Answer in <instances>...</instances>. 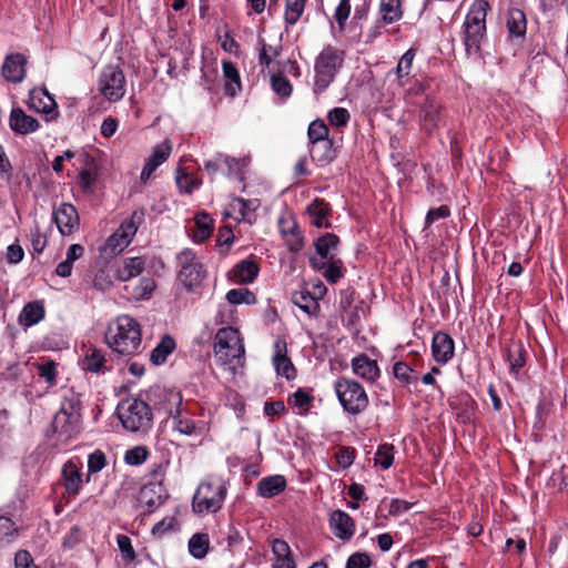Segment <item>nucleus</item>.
Instances as JSON below:
<instances>
[{
  "label": "nucleus",
  "instance_id": "1",
  "mask_svg": "<svg viewBox=\"0 0 568 568\" xmlns=\"http://www.w3.org/2000/svg\"><path fill=\"white\" fill-rule=\"evenodd\" d=\"M105 342L118 354H138L142 346L140 324L128 315L118 317L116 322L108 327Z\"/></svg>",
  "mask_w": 568,
  "mask_h": 568
},
{
  "label": "nucleus",
  "instance_id": "2",
  "mask_svg": "<svg viewBox=\"0 0 568 568\" xmlns=\"http://www.w3.org/2000/svg\"><path fill=\"white\" fill-rule=\"evenodd\" d=\"M490 6L486 0H476L463 23V44L467 55H479L487 39L486 17Z\"/></svg>",
  "mask_w": 568,
  "mask_h": 568
},
{
  "label": "nucleus",
  "instance_id": "3",
  "mask_svg": "<svg viewBox=\"0 0 568 568\" xmlns=\"http://www.w3.org/2000/svg\"><path fill=\"white\" fill-rule=\"evenodd\" d=\"M345 61V51L332 45H325L314 62V85L316 94L325 92L335 81Z\"/></svg>",
  "mask_w": 568,
  "mask_h": 568
},
{
  "label": "nucleus",
  "instance_id": "4",
  "mask_svg": "<svg viewBox=\"0 0 568 568\" xmlns=\"http://www.w3.org/2000/svg\"><path fill=\"white\" fill-rule=\"evenodd\" d=\"M122 426L132 433L146 430L152 426L153 413L148 400L126 398L116 408Z\"/></svg>",
  "mask_w": 568,
  "mask_h": 568
},
{
  "label": "nucleus",
  "instance_id": "5",
  "mask_svg": "<svg viewBox=\"0 0 568 568\" xmlns=\"http://www.w3.org/2000/svg\"><path fill=\"white\" fill-rule=\"evenodd\" d=\"M244 353L245 348L239 329L232 326L217 329L214 338V356L219 365L234 367V362L240 363Z\"/></svg>",
  "mask_w": 568,
  "mask_h": 568
},
{
  "label": "nucleus",
  "instance_id": "6",
  "mask_svg": "<svg viewBox=\"0 0 568 568\" xmlns=\"http://www.w3.org/2000/svg\"><path fill=\"white\" fill-rule=\"evenodd\" d=\"M334 390L343 409L351 415L362 414L369 404L364 387L356 381L339 377L334 383Z\"/></svg>",
  "mask_w": 568,
  "mask_h": 568
},
{
  "label": "nucleus",
  "instance_id": "7",
  "mask_svg": "<svg viewBox=\"0 0 568 568\" xmlns=\"http://www.w3.org/2000/svg\"><path fill=\"white\" fill-rule=\"evenodd\" d=\"M227 489L221 479L202 481L192 501V508L196 514L215 513L223 506Z\"/></svg>",
  "mask_w": 568,
  "mask_h": 568
},
{
  "label": "nucleus",
  "instance_id": "8",
  "mask_svg": "<svg viewBox=\"0 0 568 568\" xmlns=\"http://www.w3.org/2000/svg\"><path fill=\"white\" fill-rule=\"evenodd\" d=\"M145 397L152 410L164 413L171 418L182 409V394L174 388L153 386Z\"/></svg>",
  "mask_w": 568,
  "mask_h": 568
},
{
  "label": "nucleus",
  "instance_id": "9",
  "mask_svg": "<svg viewBox=\"0 0 568 568\" xmlns=\"http://www.w3.org/2000/svg\"><path fill=\"white\" fill-rule=\"evenodd\" d=\"M176 263L180 267L178 276L184 287L191 291L199 286L205 276V271L195 252L191 248L182 250L176 255Z\"/></svg>",
  "mask_w": 568,
  "mask_h": 568
},
{
  "label": "nucleus",
  "instance_id": "10",
  "mask_svg": "<svg viewBox=\"0 0 568 568\" xmlns=\"http://www.w3.org/2000/svg\"><path fill=\"white\" fill-rule=\"evenodd\" d=\"M99 90L109 101H119L125 93V77L118 65H105L99 78Z\"/></svg>",
  "mask_w": 568,
  "mask_h": 568
},
{
  "label": "nucleus",
  "instance_id": "11",
  "mask_svg": "<svg viewBox=\"0 0 568 568\" xmlns=\"http://www.w3.org/2000/svg\"><path fill=\"white\" fill-rule=\"evenodd\" d=\"M403 0H381L379 1V18L375 21L374 26L369 29V37H378L382 30L390 23H394L403 18Z\"/></svg>",
  "mask_w": 568,
  "mask_h": 568
},
{
  "label": "nucleus",
  "instance_id": "12",
  "mask_svg": "<svg viewBox=\"0 0 568 568\" xmlns=\"http://www.w3.org/2000/svg\"><path fill=\"white\" fill-rule=\"evenodd\" d=\"M418 118L422 129L427 134H432L439 128L444 118L442 103L435 98L427 95L419 105Z\"/></svg>",
  "mask_w": 568,
  "mask_h": 568
},
{
  "label": "nucleus",
  "instance_id": "13",
  "mask_svg": "<svg viewBox=\"0 0 568 568\" xmlns=\"http://www.w3.org/2000/svg\"><path fill=\"white\" fill-rule=\"evenodd\" d=\"M52 219L63 236L73 234L80 225L78 210L71 203H62L53 210Z\"/></svg>",
  "mask_w": 568,
  "mask_h": 568
},
{
  "label": "nucleus",
  "instance_id": "14",
  "mask_svg": "<svg viewBox=\"0 0 568 568\" xmlns=\"http://www.w3.org/2000/svg\"><path fill=\"white\" fill-rule=\"evenodd\" d=\"M506 28L508 31V39L521 44L526 40L527 33V17L524 10L519 8H509L506 13Z\"/></svg>",
  "mask_w": 568,
  "mask_h": 568
},
{
  "label": "nucleus",
  "instance_id": "15",
  "mask_svg": "<svg viewBox=\"0 0 568 568\" xmlns=\"http://www.w3.org/2000/svg\"><path fill=\"white\" fill-rule=\"evenodd\" d=\"M310 265L318 272H322L324 278L331 283H337L345 274L343 261L336 256H331L328 261H322L317 256L310 257Z\"/></svg>",
  "mask_w": 568,
  "mask_h": 568
},
{
  "label": "nucleus",
  "instance_id": "16",
  "mask_svg": "<svg viewBox=\"0 0 568 568\" xmlns=\"http://www.w3.org/2000/svg\"><path fill=\"white\" fill-rule=\"evenodd\" d=\"M27 57L22 53H11L6 57L1 68L2 77L12 83H20L26 77Z\"/></svg>",
  "mask_w": 568,
  "mask_h": 568
},
{
  "label": "nucleus",
  "instance_id": "17",
  "mask_svg": "<svg viewBox=\"0 0 568 568\" xmlns=\"http://www.w3.org/2000/svg\"><path fill=\"white\" fill-rule=\"evenodd\" d=\"M29 108L48 115L49 118L47 120H53L59 115L58 104L45 88L40 91L32 90L30 92Z\"/></svg>",
  "mask_w": 568,
  "mask_h": 568
},
{
  "label": "nucleus",
  "instance_id": "18",
  "mask_svg": "<svg viewBox=\"0 0 568 568\" xmlns=\"http://www.w3.org/2000/svg\"><path fill=\"white\" fill-rule=\"evenodd\" d=\"M171 150L172 146L169 140H165L163 143L153 148V151L144 164L140 175V179L144 184L148 183L153 172L169 159Z\"/></svg>",
  "mask_w": 568,
  "mask_h": 568
},
{
  "label": "nucleus",
  "instance_id": "19",
  "mask_svg": "<svg viewBox=\"0 0 568 568\" xmlns=\"http://www.w3.org/2000/svg\"><path fill=\"white\" fill-rule=\"evenodd\" d=\"M10 129L20 135H27L39 130V121L28 115L21 108H12L9 116Z\"/></svg>",
  "mask_w": 568,
  "mask_h": 568
},
{
  "label": "nucleus",
  "instance_id": "20",
  "mask_svg": "<svg viewBox=\"0 0 568 568\" xmlns=\"http://www.w3.org/2000/svg\"><path fill=\"white\" fill-rule=\"evenodd\" d=\"M454 339L442 331L436 332L432 339V353L438 364H446L454 356Z\"/></svg>",
  "mask_w": 568,
  "mask_h": 568
},
{
  "label": "nucleus",
  "instance_id": "21",
  "mask_svg": "<svg viewBox=\"0 0 568 568\" xmlns=\"http://www.w3.org/2000/svg\"><path fill=\"white\" fill-rule=\"evenodd\" d=\"M139 506L144 508L145 511L152 513L155 508L161 506L165 496L163 495V488L159 484H148L144 485L136 497Z\"/></svg>",
  "mask_w": 568,
  "mask_h": 568
},
{
  "label": "nucleus",
  "instance_id": "22",
  "mask_svg": "<svg viewBox=\"0 0 568 568\" xmlns=\"http://www.w3.org/2000/svg\"><path fill=\"white\" fill-rule=\"evenodd\" d=\"M332 212L331 204L325 199L321 197H315L306 207L311 223L317 229L331 227L328 219L332 216Z\"/></svg>",
  "mask_w": 568,
  "mask_h": 568
},
{
  "label": "nucleus",
  "instance_id": "23",
  "mask_svg": "<svg viewBox=\"0 0 568 568\" xmlns=\"http://www.w3.org/2000/svg\"><path fill=\"white\" fill-rule=\"evenodd\" d=\"M329 526L334 535L342 540H348L355 534L354 519L346 511L341 509H336L332 513Z\"/></svg>",
  "mask_w": 568,
  "mask_h": 568
},
{
  "label": "nucleus",
  "instance_id": "24",
  "mask_svg": "<svg viewBox=\"0 0 568 568\" xmlns=\"http://www.w3.org/2000/svg\"><path fill=\"white\" fill-rule=\"evenodd\" d=\"M63 486L69 495L77 496L82 488L81 467L72 459L68 460L61 470Z\"/></svg>",
  "mask_w": 568,
  "mask_h": 568
},
{
  "label": "nucleus",
  "instance_id": "25",
  "mask_svg": "<svg viewBox=\"0 0 568 568\" xmlns=\"http://www.w3.org/2000/svg\"><path fill=\"white\" fill-rule=\"evenodd\" d=\"M45 317V307L42 300L28 302L18 316V323L22 327L37 325Z\"/></svg>",
  "mask_w": 568,
  "mask_h": 568
},
{
  "label": "nucleus",
  "instance_id": "26",
  "mask_svg": "<svg viewBox=\"0 0 568 568\" xmlns=\"http://www.w3.org/2000/svg\"><path fill=\"white\" fill-rule=\"evenodd\" d=\"M274 356L273 364L277 374L286 377V379H292L296 375V369L292 363V361L286 355V343L282 341H276L274 344Z\"/></svg>",
  "mask_w": 568,
  "mask_h": 568
},
{
  "label": "nucleus",
  "instance_id": "27",
  "mask_svg": "<svg viewBox=\"0 0 568 568\" xmlns=\"http://www.w3.org/2000/svg\"><path fill=\"white\" fill-rule=\"evenodd\" d=\"M173 428L182 435L186 436H201L205 429V424L202 420L191 418L187 413L182 409L173 417Z\"/></svg>",
  "mask_w": 568,
  "mask_h": 568
},
{
  "label": "nucleus",
  "instance_id": "28",
  "mask_svg": "<svg viewBox=\"0 0 568 568\" xmlns=\"http://www.w3.org/2000/svg\"><path fill=\"white\" fill-rule=\"evenodd\" d=\"M258 272L260 267L257 263L246 258L237 263L230 271V278L234 283L248 284L254 282V280L258 275Z\"/></svg>",
  "mask_w": 568,
  "mask_h": 568
},
{
  "label": "nucleus",
  "instance_id": "29",
  "mask_svg": "<svg viewBox=\"0 0 568 568\" xmlns=\"http://www.w3.org/2000/svg\"><path fill=\"white\" fill-rule=\"evenodd\" d=\"M286 486L287 481L283 475L266 476L257 483V494L263 498H273L282 494Z\"/></svg>",
  "mask_w": 568,
  "mask_h": 568
},
{
  "label": "nucleus",
  "instance_id": "30",
  "mask_svg": "<svg viewBox=\"0 0 568 568\" xmlns=\"http://www.w3.org/2000/svg\"><path fill=\"white\" fill-rule=\"evenodd\" d=\"M84 168L79 172L80 186L83 191H90L98 179V166L94 158L83 152L80 154Z\"/></svg>",
  "mask_w": 568,
  "mask_h": 568
},
{
  "label": "nucleus",
  "instance_id": "31",
  "mask_svg": "<svg viewBox=\"0 0 568 568\" xmlns=\"http://www.w3.org/2000/svg\"><path fill=\"white\" fill-rule=\"evenodd\" d=\"M352 367L356 375L369 382L376 381L379 376L376 361L371 359L366 354L353 358Z\"/></svg>",
  "mask_w": 568,
  "mask_h": 568
},
{
  "label": "nucleus",
  "instance_id": "32",
  "mask_svg": "<svg viewBox=\"0 0 568 568\" xmlns=\"http://www.w3.org/2000/svg\"><path fill=\"white\" fill-rule=\"evenodd\" d=\"M223 75L225 78L224 92L229 97H235L242 90L240 72L232 61L222 62Z\"/></svg>",
  "mask_w": 568,
  "mask_h": 568
},
{
  "label": "nucleus",
  "instance_id": "33",
  "mask_svg": "<svg viewBox=\"0 0 568 568\" xmlns=\"http://www.w3.org/2000/svg\"><path fill=\"white\" fill-rule=\"evenodd\" d=\"M339 244V237L334 233H325L317 237L314 242L318 258L322 261H328L331 256H335Z\"/></svg>",
  "mask_w": 568,
  "mask_h": 568
},
{
  "label": "nucleus",
  "instance_id": "34",
  "mask_svg": "<svg viewBox=\"0 0 568 568\" xmlns=\"http://www.w3.org/2000/svg\"><path fill=\"white\" fill-rule=\"evenodd\" d=\"M145 267L143 257L135 256L129 257L123 261V264L118 267L115 276L119 281L126 282L133 277L142 274Z\"/></svg>",
  "mask_w": 568,
  "mask_h": 568
},
{
  "label": "nucleus",
  "instance_id": "35",
  "mask_svg": "<svg viewBox=\"0 0 568 568\" xmlns=\"http://www.w3.org/2000/svg\"><path fill=\"white\" fill-rule=\"evenodd\" d=\"M81 409V395L73 389H67L63 394L61 406L58 413L69 415L73 419H80Z\"/></svg>",
  "mask_w": 568,
  "mask_h": 568
},
{
  "label": "nucleus",
  "instance_id": "36",
  "mask_svg": "<svg viewBox=\"0 0 568 568\" xmlns=\"http://www.w3.org/2000/svg\"><path fill=\"white\" fill-rule=\"evenodd\" d=\"M83 368L90 373H104L110 368L106 367V359L101 349L89 347L84 355Z\"/></svg>",
  "mask_w": 568,
  "mask_h": 568
},
{
  "label": "nucleus",
  "instance_id": "37",
  "mask_svg": "<svg viewBox=\"0 0 568 568\" xmlns=\"http://www.w3.org/2000/svg\"><path fill=\"white\" fill-rule=\"evenodd\" d=\"M526 356L527 352L520 341L514 342L509 345L507 349V359L509 362V369L511 374L517 375L525 366Z\"/></svg>",
  "mask_w": 568,
  "mask_h": 568
},
{
  "label": "nucleus",
  "instance_id": "38",
  "mask_svg": "<svg viewBox=\"0 0 568 568\" xmlns=\"http://www.w3.org/2000/svg\"><path fill=\"white\" fill-rule=\"evenodd\" d=\"M175 183L182 194H192L202 185V181L194 174L186 172L182 166L175 171Z\"/></svg>",
  "mask_w": 568,
  "mask_h": 568
},
{
  "label": "nucleus",
  "instance_id": "39",
  "mask_svg": "<svg viewBox=\"0 0 568 568\" xmlns=\"http://www.w3.org/2000/svg\"><path fill=\"white\" fill-rule=\"evenodd\" d=\"M292 302L310 316H314L320 311V303L308 291L294 292Z\"/></svg>",
  "mask_w": 568,
  "mask_h": 568
},
{
  "label": "nucleus",
  "instance_id": "40",
  "mask_svg": "<svg viewBox=\"0 0 568 568\" xmlns=\"http://www.w3.org/2000/svg\"><path fill=\"white\" fill-rule=\"evenodd\" d=\"M175 341L170 335H164L155 348L151 352L150 361L154 365H162L168 356L175 349Z\"/></svg>",
  "mask_w": 568,
  "mask_h": 568
},
{
  "label": "nucleus",
  "instance_id": "41",
  "mask_svg": "<svg viewBox=\"0 0 568 568\" xmlns=\"http://www.w3.org/2000/svg\"><path fill=\"white\" fill-rule=\"evenodd\" d=\"M213 232V220L205 212H201L195 216V226L193 230V240L203 243Z\"/></svg>",
  "mask_w": 568,
  "mask_h": 568
},
{
  "label": "nucleus",
  "instance_id": "42",
  "mask_svg": "<svg viewBox=\"0 0 568 568\" xmlns=\"http://www.w3.org/2000/svg\"><path fill=\"white\" fill-rule=\"evenodd\" d=\"M417 50L415 48L408 49L399 59L395 73L398 79V83L400 85H406L407 81L409 79L412 68H413V61L416 57Z\"/></svg>",
  "mask_w": 568,
  "mask_h": 568
},
{
  "label": "nucleus",
  "instance_id": "43",
  "mask_svg": "<svg viewBox=\"0 0 568 568\" xmlns=\"http://www.w3.org/2000/svg\"><path fill=\"white\" fill-rule=\"evenodd\" d=\"M310 154L313 161L321 164H328L335 159V150L333 149V141H325L311 145Z\"/></svg>",
  "mask_w": 568,
  "mask_h": 568
},
{
  "label": "nucleus",
  "instance_id": "44",
  "mask_svg": "<svg viewBox=\"0 0 568 568\" xmlns=\"http://www.w3.org/2000/svg\"><path fill=\"white\" fill-rule=\"evenodd\" d=\"M210 548V538L207 534H194L189 540V551L195 559H203Z\"/></svg>",
  "mask_w": 568,
  "mask_h": 568
},
{
  "label": "nucleus",
  "instance_id": "45",
  "mask_svg": "<svg viewBox=\"0 0 568 568\" xmlns=\"http://www.w3.org/2000/svg\"><path fill=\"white\" fill-rule=\"evenodd\" d=\"M393 374L395 378L404 386L415 384L418 381V375L415 369L406 362H396L393 366Z\"/></svg>",
  "mask_w": 568,
  "mask_h": 568
},
{
  "label": "nucleus",
  "instance_id": "46",
  "mask_svg": "<svg viewBox=\"0 0 568 568\" xmlns=\"http://www.w3.org/2000/svg\"><path fill=\"white\" fill-rule=\"evenodd\" d=\"M80 419H73L69 415L57 413L52 420L53 432L60 435L71 436Z\"/></svg>",
  "mask_w": 568,
  "mask_h": 568
},
{
  "label": "nucleus",
  "instance_id": "47",
  "mask_svg": "<svg viewBox=\"0 0 568 568\" xmlns=\"http://www.w3.org/2000/svg\"><path fill=\"white\" fill-rule=\"evenodd\" d=\"M314 400V396L311 392L305 390L304 388H298L288 397V404H293L296 408H298L300 415H305L308 413Z\"/></svg>",
  "mask_w": 568,
  "mask_h": 568
},
{
  "label": "nucleus",
  "instance_id": "48",
  "mask_svg": "<svg viewBox=\"0 0 568 568\" xmlns=\"http://www.w3.org/2000/svg\"><path fill=\"white\" fill-rule=\"evenodd\" d=\"M328 133V126L325 124L323 120L317 119L312 121L307 129L310 145L329 141Z\"/></svg>",
  "mask_w": 568,
  "mask_h": 568
},
{
  "label": "nucleus",
  "instance_id": "49",
  "mask_svg": "<svg viewBox=\"0 0 568 568\" xmlns=\"http://www.w3.org/2000/svg\"><path fill=\"white\" fill-rule=\"evenodd\" d=\"M108 465V458L103 450L95 449L88 456V473L85 481L91 480V476L100 473Z\"/></svg>",
  "mask_w": 568,
  "mask_h": 568
},
{
  "label": "nucleus",
  "instance_id": "50",
  "mask_svg": "<svg viewBox=\"0 0 568 568\" xmlns=\"http://www.w3.org/2000/svg\"><path fill=\"white\" fill-rule=\"evenodd\" d=\"M306 0H285V22L294 26L301 19Z\"/></svg>",
  "mask_w": 568,
  "mask_h": 568
},
{
  "label": "nucleus",
  "instance_id": "51",
  "mask_svg": "<svg viewBox=\"0 0 568 568\" xmlns=\"http://www.w3.org/2000/svg\"><path fill=\"white\" fill-rule=\"evenodd\" d=\"M18 527L14 521L6 516H0V548L14 540Z\"/></svg>",
  "mask_w": 568,
  "mask_h": 568
},
{
  "label": "nucleus",
  "instance_id": "52",
  "mask_svg": "<svg viewBox=\"0 0 568 568\" xmlns=\"http://www.w3.org/2000/svg\"><path fill=\"white\" fill-rule=\"evenodd\" d=\"M226 300L231 304H247L253 305L256 303L255 294L248 288H233L226 293Z\"/></svg>",
  "mask_w": 568,
  "mask_h": 568
},
{
  "label": "nucleus",
  "instance_id": "53",
  "mask_svg": "<svg viewBox=\"0 0 568 568\" xmlns=\"http://www.w3.org/2000/svg\"><path fill=\"white\" fill-rule=\"evenodd\" d=\"M118 235L119 233L115 231L112 235L108 237V240L101 248L102 253L109 256H114L120 254L125 247L129 246V240L121 239Z\"/></svg>",
  "mask_w": 568,
  "mask_h": 568
},
{
  "label": "nucleus",
  "instance_id": "54",
  "mask_svg": "<svg viewBox=\"0 0 568 568\" xmlns=\"http://www.w3.org/2000/svg\"><path fill=\"white\" fill-rule=\"evenodd\" d=\"M271 87L273 91L283 99L291 97L293 91L292 83L282 73H276L271 77Z\"/></svg>",
  "mask_w": 568,
  "mask_h": 568
},
{
  "label": "nucleus",
  "instance_id": "55",
  "mask_svg": "<svg viewBox=\"0 0 568 568\" xmlns=\"http://www.w3.org/2000/svg\"><path fill=\"white\" fill-rule=\"evenodd\" d=\"M375 464L379 465L383 469H388L394 462V445L382 444L377 447L375 453Z\"/></svg>",
  "mask_w": 568,
  "mask_h": 568
},
{
  "label": "nucleus",
  "instance_id": "56",
  "mask_svg": "<svg viewBox=\"0 0 568 568\" xmlns=\"http://www.w3.org/2000/svg\"><path fill=\"white\" fill-rule=\"evenodd\" d=\"M327 120L329 124L333 126L346 128L351 120V113L345 108L336 106L329 110L327 114Z\"/></svg>",
  "mask_w": 568,
  "mask_h": 568
},
{
  "label": "nucleus",
  "instance_id": "57",
  "mask_svg": "<svg viewBox=\"0 0 568 568\" xmlns=\"http://www.w3.org/2000/svg\"><path fill=\"white\" fill-rule=\"evenodd\" d=\"M149 456V450L145 446H135L128 449L124 454V463L130 466L142 465Z\"/></svg>",
  "mask_w": 568,
  "mask_h": 568
},
{
  "label": "nucleus",
  "instance_id": "58",
  "mask_svg": "<svg viewBox=\"0 0 568 568\" xmlns=\"http://www.w3.org/2000/svg\"><path fill=\"white\" fill-rule=\"evenodd\" d=\"M257 40L258 43L261 44V50L258 54L260 64L264 68H270L273 58L280 54V49L266 44L262 37H258Z\"/></svg>",
  "mask_w": 568,
  "mask_h": 568
},
{
  "label": "nucleus",
  "instance_id": "59",
  "mask_svg": "<svg viewBox=\"0 0 568 568\" xmlns=\"http://www.w3.org/2000/svg\"><path fill=\"white\" fill-rule=\"evenodd\" d=\"M116 544L121 551L122 559L125 562H132L135 559L136 555L132 546L131 538L126 535L120 534L116 537Z\"/></svg>",
  "mask_w": 568,
  "mask_h": 568
},
{
  "label": "nucleus",
  "instance_id": "60",
  "mask_svg": "<svg viewBox=\"0 0 568 568\" xmlns=\"http://www.w3.org/2000/svg\"><path fill=\"white\" fill-rule=\"evenodd\" d=\"M38 375L50 385L57 381V364L53 361H43L37 365Z\"/></svg>",
  "mask_w": 568,
  "mask_h": 568
},
{
  "label": "nucleus",
  "instance_id": "61",
  "mask_svg": "<svg viewBox=\"0 0 568 568\" xmlns=\"http://www.w3.org/2000/svg\"><path fill=\"white\" fill-rule=\"evenodd\" d=\"M142 213L139 215L138 212H134L129 221H124L120 227L116 230L119 233L118 236L124 240H129V244L132 241V237L135 235L138 231V226L135 224V219H141Z\"/></svg>",
  "mask_w": 568,
  "mask_h": 568
},
{
  "label": "nucleus",
  "instance_id": "62",
  "mask_svg": "<svg viewBox=\"0 0 568 568\" xmlns=\"http://www.w3.org/2000/svg\"><path fill=\"white\" fill-rule=\"evenodd\" d=\"M142 213L139 215L138 212H134L129 221H124L120 227L116 230L119 233L118 236L124 240H129V244L132 241V237L135 235L138 231V226L135 224V219H141Z\"/></svg>",
  "mask_w": 568,
  "mask_h": 568
},
{
  "label": "nucleus",
  "instance_id": "63",
  "mask_svg": "<svg viewBox=\"0 0 568 568\" xmlns=\"http://www.w3.org/2000/svg\"><path fill=\"white\" fill-rule=\"evenodd\" d=\"M291 239H287V247L291 252L297 253L304 246V236L296 222H292L290 226Z\"/></svg>",
  "mask_w": 568,
  "mask_h": 568
},
{
  "label": "nucleus",
  "instance_id": "64",
  "mask_svg": "<svg viewBox=\"0 0 568 568\" xmlns=\"http://www.w3.org/2000/svg\"><path fill=\"white\" fill-rule=\"evenodd\" d=\"M356 449L353 447L342 446L335 454V459L337 465L346 469L348 468L355 460Z\"/></svg>",
  "mask_w": 568,
  "mask_h": 568
}]
</instances>
